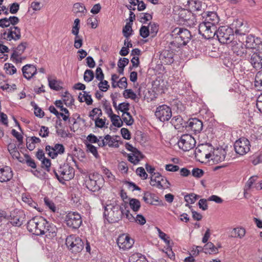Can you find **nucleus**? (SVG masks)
Segmentation results:
<instances>
[{
	"label": "nucleus",
	"instance_id": "7ed1b4c3",
	"mask_svg": "<svg viewBox=\"0 0 262 262\" xmlns=\"http://www.w3.org/2000/svg\"><path fill=\"white\" fill-rule=\"evenodd\" d=\"M234 23H233L230 27L223 26L219 28L216 33V36L221 43H231L234 40Z\"/></svg>",
	"mask_w": 262,
	"mask_h": 262
},
{
	"label": "nucleus",
	"instance_id": "5fc2aeb1",
	"mask_svg": "<svg viewBox=\"0 0 262 262\" xmlns=\"http://www.w3.org/2000/svg\"><path fill=\"white\" fill-rule=\"evenodd\" d=\"M44 202L45 205L48 207V208L53 212H55L56 211V208L54 203L48 197L44 198Z\"/></svg>",
	"mask_w": 262,
	"mask_h": 262
},
{
	"label": "nucleus",
	"instance_id": "cd10ccee",
	"mask_svg": "<svg viewBox=\"0 0 262 262\" xmlns=\"http://www.w3.org/2000/svg\"><path fill=\"white\" fill-rule=\"evenodd\" d=\"M22 200L24 203L27 204L30 207L34 208L37 210H39L37 203L34 202L30 195H23Z\"/></svg>",
	"mask_w": 262,
	"mask_h": 262
},
{
	"label": "nucleus",
	"instance_id": "9d476101",
	"mask_svg": "<svg viewBox=\"0 0 262 262\" xmlns=\"http://www.w3.org/2000/svg\"><path fill=\"white\" fill-rule=\"evenodd\" d=\"M217 29L216 26L211 25L206 23H201L199 26V33L205 39L214 38Z\"/></svg>",
	"mask_w": 262,
	"mask_h": 262
},
{
	"label": "nucleus",
	"instance_id": "4d7b16f0",
	"mask_svg": "<svg viewBox=\"0 0 262 262\" xmlns=\"http://www.w3.org/2000/svg\"><path fill=\"white\" fill-rule=\"evenodd\" d=\"M102 104L106 113L108 115V116L113 114L111 104L110 103L107 102L106 99H104L102 101Z\"/></svg>",
	"mask_w": 262,
	"mask_h": 262
},
{
	"label": "nucleus",
	"instance_id": "393cba45",
	"mask_svg": "<svg viewBox=\"0 0 262 262\" xmlns=\"http://www.w3.org/2000/svg\"><path fill=\"white\" fill-rule=\"evenodd\" d=\"M45 234L46 237L49 239H52L57 235V229L53 224L48 222V226L45 230Z\"/></svg>",
	"mask_w": 262,
	"mask_h": 262
},
{
	"label": "nucleus",
	"instance_id": "c03bdc74",
	"mask_svg": "<svg viewBox=\"0 0 262 262\" xmlns=\"http://www.w3.org/2000/svg\"><path fill=\"white\" fill-rule=\"evenodd\" d=\"M134 244V239L132 238L129 235L127 234V238L125 239V242L124 243L123 246H122V249L123 250H126L129 249L132 247Z\"/></svg>",
	"mask_w": 262,
	"mask_h": 262
},
{
	"label": "nucleus",
	"instance_id": "58836bf2",
	"mask_svg": "<svg viewBox=\"0 0 262 262\" xmlns=\"http://www.w3.org/2000/svg\"><path fill=\"white\" fill-rule=\"evenodd\" d=\"M132 27V23H126L123 28L122 33L123 36L126 38H128L133 34V30Z\"/></svg>",
	"mask_w": 262,
	"mask_h": 262
},
{
	"label": "nucleus",
	"instance_id": "423d86ee",
	"mask_svg": "<svg viewBox=\"0 0 262 262\" xmlns=\"http://www.w3.org/2000/svg\"><path fill=\"white\" fill-rule=\"evenodd\" d=\"M66 245L73 253L81 252L84 248V242L79 236L70 235L66 239Z\"/></svg>",
	"mask_w": 262,
	"mask_h": 262
},
{
	"label": "nucleus",
	"instance_id": "f3484780",
	"mask_svg": "<svg viewBox=\"0 0 262 262\" xmlns=\"http://www.w3.org/2000/svg\"><path fill=\"white\" fill-rule=\"evenodd\" d=\"M201 15L203 18L204 19L202 23H206L207 24L214 26H216L219 23L220 18L215 12H204Z\"/></svg>",
	"mask_w": 262,
	"mask_h": 262
},
{
	"label": "nucleus",
	"instance_id": "603ef678",
	"mask_svg": "<svg viewBox=\"0 0 262 262\" xmlns=\"http://www.w3.org/2000/svg\"><path fill=\"white\" fill-rule=\"evenodd\" d=\"M95 121V127L102 128L103 127L107 128V126H105V121L106 120V118L104 117V119L100 118V117H98L96 119L94 120Z\"/></svg>",
	"mask_w": 262,
	"mask_h": 262
},
{
	"label": "nucleus",
	"instance_id": "c85d7f7f",
	"mask_svg": "<svg viewBox=\"0 0 262 262\" xmlns=\"http://www.w3.org/2000/svg\"><path fill=\"white\" fill-rule=\"evenodd\" d=\"M148 262L145 255L137 253L133 254L129 259V262Z\"/></svg>",
	"mask_w": 262,
	"mask_h": 262
},
{
	"label": "nucleus",
	"instance_id": "13d9d810",
	"mask_svg": "<svg viewBox=\"0 0 262 262\" xmlns=\"http://www.w3.org/2000/svg\"><path fill=\"white\" fill-rule=\"evenodd\" d=\"M98 86L99 89L102 92H106L110 88V85L107 81L103 80L100 81V82L98 84Z\"/></svg>",
	"mask_w": 262,
	"mask_h": 262
},
{
	"label": "nucleus",
	"instance_id": "a211bd4d",
	"mask_svg": "<svg viewBox=\"0 0 262 262\" xmlns=\"http://www.w3.org/2000/svg\"><path fill=\"white\" fill-rule=\"evenodd\" d=\"M253 54L250 56L249 61L252 67L256 70L262 69V52L259 51H252Z\"/></svg>",
	"mask_w": 262,
	"mask_h": 262
},
{
	"label": "nucleus",
	"instance_id": "39448f33",
	"mask_svg": "<svg viewBox=\"0 0 262 262\" xmlns=\"http://www.w3.org/2000/svg\"><path fill=\"white\" fill-rule=\"evenodd\" d=\"M104 183L103 177L97 172L90 174L89 178L85 180V187L93 192L98 191Z\"/></svg>",
	"mask_w": 262,
	"mask_h": 262
},
{
	"label": "nucleus",
	"instance_id": "412c9836",
	"mask_svg": "<svg viewBox=\"0 0 262 262\" xmlns=\"http://www.w3.org/2000/svg\"><path fill=\"white\" fill-rule=\"evenodd\" d=\"M233 23H234V34L237 40H239V38L245 37L248 35L246 34L247 31L244 29L245 26H243V24L241 21L236 20Z\"/></svg>",
	"mask_w": 262,
	"mask_h": 262
},
{
	"label": "nucleus",
	"instance_id": "338daca9",
	"mask_svg": "<svg viewBox=\"0 0 262 262\" xmlns=\"http://www.w3.org/2000/svg\"><path fill=\"white\" fill-rule=\"evenodd\" d=\"M257 179L258 177L257 176L251 177L246 183V186L247 187V188L249 189L252 187L253 185H255V184L256 183V182Z\"/></svg>",
	"mask_w": 262,
	"mask_h": 262
},
{
	"label": "nucleus",
	"instance_id": "a18cd8bd",
	"mask_svg": "<svg viewBox=\"0 0 262 262\" xmlns=\"http://www.w3.org/2000/svg\"><path fill=\"white\" fill-rule=\"evenodd\" d=\"M95 77L94 72L89 69H86L84 73L83 79L86 82L92 81Z\"/></svg>",
	"mask_w": 262,
	"mask_h": 262
},
{
	"label": "nucleus",
	"instance_id": "e433bc0d",
	"mask_svg": "<svg viewBox=\"0 0 262 262\" xmlns=\"http://www.w3.org/2000/svg\"><path fill=\"white\" fill-rule=\"evenodd\" d=\"M129 204L131 209L135 212L139 211L141 207V203L139 200L137 199H129Z\"/></svg>",
	"mask_w": 262,
	"mask_h": 262
},
{
	"label": "nucleus",
	"instance_id": "aec40b11",
	"mask_svg": "<svg viewBox=\"0 0 262 262\" xmlns=\"http://www.w3.org/2000/svg\"><path fill=\"white\" fill-rule=\"evenodd\" d=\"M173 56L174 53L172 51L164 50L159 55V59L163 64H170L173 62Z\"/></svg>",
	"mask_w": 262,
	"mask_h": 262
},
{
	"label": "nucleus",
	"instance_id": "f8f14e48",
	"mask_svg": "<svg viewBox=\"0 0 262 262\" xmlns=\"http://www.w3.org/2000/svg\"><path fill=\"white\" fill-rule=\"evenodd\" d=\"M155 116L161 122L167 121L172 117L171 109L166 104L160 105L157 107Z\"/></svg>",
	"mask_w": 262,
	"mask_h": 262
},
{
	"label": "nucleus",
	"instance_id": "1a4fd4ad",
	"mask_svg": "<svg viewBox=\"0 0 262 262\" xmlns=\"http://www.w3.org/2000/svg\"><path fill=\"white\" fill-rule=\"evenodd\" d=\"M177 144L180 149L187 151H189L195 146L196 141L191 135L184 134L180 137Z\"/></svg>",
	"mask_w": 262,
	"mask_h": 262
},
{
	"label": "nucleus",
	"instance_id": "bb28decb",
	"mask_svg": "<svg viewBox=\"0 0 262 262\" xmlns=\"http://www.w3.org/2000/svg\"><path fill=\"white\" fill-rule=\"evenodd\" d=\"M204 252L207 254L216 253L218 252L217 248L212 242H207L203 247Z\"/></svg>",
	"mask_w": 262,
	"mask_h": 262
},
{
	"label": "nucleus",
	"instance_id": "ddd939ff",
	"mask_svg": "<svg viewBox=\"0 0 262 262\" xmlns=\"http://www.w3.org/2000/svg\"><path fill=\"white\" fill-rule=\"evenodd\" d=\"M172 36H176L182 42V45L186 46L190 40L192 35L190 31L183 28H176L172 31Z\"/></svg>",
	"mask_w": 262,
	"mask_h": 262
},
{
	"label": "nucleus",
	"instance_id": "864d4df0",
	"mask_svg": "<svg viewBox=\"0 0 262 262\" xmlns=\"http://www.w3.org/2000/svg\"><path fill=\"white\" fill-rule=\"evenodd\" d=\"M123 96L125 98H131L133 100H135L137 97L136 93L132 89H126L123 93Z\"/></svg>",
	"mask_w": 262,
	"mask_h": 262
},
{
	"label": "nucleus",
	"instance_id": "3c124183",
	"mask_svg": "<svg viewBox=\"0 0 262 262\" xmlns=\"http://www.w3.org/2000/svg\"><path fill=\"white\" fill-rule=\"evenodd\" d=\"M139 17V21L143 24H145L146 21L152 18L151 14L148 13H140Z\"/></svg>",
	"mask_w": 262,
	"mask_h": 262
},
{
	"label": "nucleus",
	"instance_id": "72a5a7b5",
	"mask_svg": "<svg viewBox=\"0 0 262 262\" xmlns=\"http://www.w3.org/2000/svg\"><path fill=\"white\" fill-rule=\"evenodd\" d=\"M188 4L193 11H201L202 7V2L200 0H189Z\"/></svg>",
	"mask_w": 262,
	"mask_h": 262
},
{
	"label": "nucleus",
	"instance_id": "a19ab883",
	"mask_svg": "<svg viewBox=\"0 0 262 262\" xmlns=\"http://www.w3.org/2000/svg\"><path fill=\"white\" fill-rule=\"evenodd\" d=\"M73 8L75 10L76 13H81L84 15L86 13V9L84 5L80 3H76L74 4Z\"/></svg>",
	"mask_w": 262,
	"mask_h": 262
},
{
	"label": "nucleus",
	"instance_id": "37998d69",
	"mask_svg": "<svg viewBox=\"0 0 262 262\" xmlns=\"http://www.w3.org/2000/svg\"><path fill=\"white\" fill-rule=\"evenodd\" d=\"M85 144L88 152H91L96 158L100 157L96 147L91 143H85Z\"/></svg>",
	"mask_w": 262,
	"mask_h": 262
},
{
	"label": "nucleus",
	"instance_id": "2eb2a0df",
	"mask_svg": "<svg viewBox=\"0 0 262 262\" xmlns=\"http://www.w3.org/2000/svg\"><path fill=\"white\" fill-rule=\"evenodd\" d=\"M45 149L46 151H48L49 156L53 159L56 158L58 155H61L65 152L64 146L60 143H56L54 146L46 145Z\"/></svg>",
	"mask_w": 262,
	"mask_h": 262
},
{
	"label": "nucleus",
	"instance_id": "bf43d9fd",
	"mask_svg": "<svg viewBox=\"0 0 262 262\" xmlns=\"http://www.w3.org/2000/svg\"><path fill=\"white\" fill-rule=\"evenodd\" d=\"M118 111L123 113H125L126 111H128L129 110V103L127 102H123L120 103L118 105Z\"/></svg>",
	"mask_w": 262,
	"mask_h": 262
},
{
	"label": "nucleus",
	"instance_id": "20e7f679",
	"mask_svg": "<svg viewBox=\"0 0 262 262\" xmlns=\"http://www.w3.org/2000/svg\"><path fill=\"white\" fill-rule=\"evenodd\" d=\"M82 223L81 215L76 211H69L64 217L63 224L72 231L77 230Z\"/></svg>",
	"mask_w": 262,
	"mask_h": 262
},
{
	"label": "nucleus",
	"instance_id": "680f3d73",
	"mask_svg": "<svg viewBox=\"0 0 262 262\" xmlns=\"http://www.w3.org/2000/svg\"><path fill=\"white\" fill-rule=\"evenodd\" d=\"M136 172L138 176H139L143 180L146 179L148 177V174L146 173L145 169L142 167L137 168Z\"/></svg>",
	"mask_w": 262,
	"mask_h": 262
},
{
	"label": "nucleus",
	"instance_id": "9b49d317",
	"mask_svg": "<svg viewBox=\"0 0 262 262\" xmlns=\"http://www.w3.org/2000/svg\"><path fill=\"white\" fill-rule=\"evenodd\" d=\"M250 141L244 137L240 138L234 144L235 151L240 156L248 153L250 151Z\"/></svg>",
	"mask_w": 262,
	"mask_h": 262
},
{
	"label": "nucleus",
	"instance_id": "8fccbe9b",
	"mask_svg": "<svg viewBox=\"0 0 262 262\" xmlns=\"http://www.w3.org/2000/svg\"><path fill=\"white\" fill-rule=\"evenodd\" d=\"M140 35L143 38H146L150 35L149 27L142 25L139 30Z\"/></svg>",
	"mask_w": 262,
	"mask_h": 262
},
{
	"label": "nucleus",
	"instance_id": "e2e57ef3",
	"mask_svg": "<svg viewBox=\"0 0 262 262\" xmlns=\"http://www.w3.org/2000/svg\"><path fill=\"white\" fill-rule=\"evenodd\" d=\"M62 103L63 101L61 100H56L54 102V104L55 105V106L59 108L61 112H64V113L66 114H69V110L67 108L63 107V106L62 105Z\"/></svg>",
	"mask_w": 262,
	"mask_h": 262
},
{
	"label": "nucleus",
	"instance_id": "a878e982",
	"mask_svg": "<svg viewBox=\"0 0 262 262\" xmlns=\"http://www.w3.org/2000/svg\"><path fill=\"white\" fill-rule=\"evenodd\" d=\"M165 84L163 80L161 81L160 80L156 79L154 81L152 84L153 91L159 94L164 92Z\"/></svg>",
	"mask_w": 262,
	"mask_h": 262
},
{
	"label": "nucleus",
	"instance_id": "79ce46f5",
	"mask_svg": "<svg viewBox=\"0 0 262 262\" xmlns=\"http://www.w3.org/2000/svg\"><path fill=\"white\" fill-rule=\"evenodd\" d=\"M169 45L171 50L174 51H176L177 49L181 48L184 46L182 45V42L176 36L174 39L170 42Z\"/></svg>",
	"mask_w": 262,
	"mask_h": 262
},
{
	"label": "nucleus",
	"instance_id": "774afa93",
	"mask_svg": "<svg viewBox=\"0 0 262 262\" xmlns=\"http://www.w3.org/2000/svg\"><path fill=\"white\" fill-rule=\"evenodd\" d=\"M120 132L123 139L126 140H129L131 138V133L127 128H122L121 129Z\"/></svg>",
	"mask_w": 262,
	"mask_h": 262
},
{
	"label": "nucleus",
	"instance_id": "09e8293b",
	"mask_svg": "<svg viewBox=\"0 0 262 262\" xmlns=\"http://www.w3.org/2000/svg\"><path fill=\"white\" fill-rule=\"evenodd\" d=\"M135 2H129V3L133 6L137 5V10L139 11H142L146 8V4L143 1L136 0Z\"/></svg>",
	"mask_w": 262,
	"mask_h": 262
},
{
	"label": "nucleus",
	"instance_id": "7c9ffc66",
	"mask_svg": "<svg viewBox=\"0 0 262 262\" xmlns=\"http://www.w3.org/2000/svg\"><path fill=\"white\" fill-rule=\"evenodd\" d=\"M187 122V121H184L182 117L180 116H174L171 120V123L175 126L176 127L177 126H182V127H185L186 128V125L185 124Z\"/></svg>",
	"mask_w": 262,
	"mask_h": 262
},
{
	"label": "nucleus",
	"instance_id": "de8ad7c7",
	"mask_svg": "<svg viewBox=\"0 0 262 262\" xmlns=\"http://www.w3.org/2000/svg\"><path fill=\"white\" fill-rule=\"evenodd\" d=\"M4 69L7 74L9 75H13L16 73L17 71L16 68L12 63H5Z\"/></svg>",
	"mask_w": 262,
	"mask_h": 262
},
{
	"label": "nucleus",
	"instance_id": "dca6fc26",
	"mask_svg": "<svg viewBox=\"0 0 262 262\" xmlns=\"http://www.w3.org/2000/svg\"><path fill=\"white\" fill-rule=\"evenodd\" d=\"M185 124L186 129L191 130L195 134L200 133L203 129L202 121L196 118H190Z\"/></svg>",
	"mask_w": 262,
	"mask_h": 262
},
{
	"label": "nucleus",
	"instance_id": "6e6552de",
	"mask_svg": "<svg viewBox=\"0 0 262 262\" xmlns=\"http://www.w3.org/2000/svg\"><path fill=\"white\" fill-rule=\"evenodd\" d=\"M241 41L244 43V46L248 49L259 51L262 50V41L260 38L250 34L241 38Z\"/></svg>",
	"mask_w": 262,
	"mask_h": 262
},
{
	"label": "nucleus",
	"instance_id": "0eeeda50",
	"mask_svg": "<svg viewBox=\"0 0 262 262\" xmlns=\"http://www.w3.org/2000/svg\"><path fill=\"white\" fill-rule=\"evenodd\" d=\"M57 171L59 173V182L62 184H65V181H70L75 176V170L69 163H64L60 165Z\"/></svg>",
	"mask_w": 262,
	"mask_h": 262
},
{
	"label": "nucleus",
	"instance_id": "052dcab7",
	"mask_svg": "<svg viewBox=\"0 0 262 262\" xmlns=\"http://www.w3.org/2000/svg\"><path fill=\"white\" fill-rule=\"evenodd\" d=\"M124 155H126L127 156L128 160L130 163H133L134 165H136L139 163V162L140 161V159L139 158L138 156H136L135 159H134V156L133 154H127L126 152H124L123 153Z\"/></svg>",
	"mask_w": 262,
	"mask_h": 262
},
{
	"label": "nucleus",
	"instance_id": "5701e85b",
	"mask_svg": "<svg viewBox=\"0 0 262 262\" xmlns=\"http://www.w3.org/2000/svg\"><path fill=\"white\" fill-rule=\"evenodd\" d=\"M143 200L146 204L152 205H160V202L158 196L156 194L149 191H145L143 193Z\"/></svg>",
	"mask_w": 262,
	"mask_h": 262
},
{
	"label": "nucleus",
	"instance_id": "b1692460",
	"mask_svg": "<svg viewBox=\"0 0 262 262\" xmlns=\"http://www.w3.org/2000/svg\"><path fill=\"white\" fill-rule=\"evenodd\" d=\"M24 77L28 80L30 79L37 73V69L35 66L27 64L22 68Z\"/></svg>",
	"mask_w": 262,
	"mask_h": 262
},
{
	"label": "nucleus",
	"instance_id": "f03ea898",
	"mask_svg": "<svg viewBox=\"0 0 262 262\" xmlns=\"http://www.w3.org/2000/svg\"><path fill=\"white\" fill-rule=\"evenodd\" d=\"M48 222L42 216H35L28 222L27 228L30 233L37 236H41L45 234V230L48 226Z\"/></svg>",
	"mask_w": 262,
	"mask_h": 262
},
{
	"label": "nucleus",
	"instance_id": "473e14b6",
	"mask_svg": "<svg viewBox=\"0 0 262 262\" xmlns=\"http://www.w3.org/2000/svg\"><path fill=\"white\" fill-rule=\"evenodd\" d=\"M25 160H19V161L22 163H26L28 166L31 167L33 169L36 168V164L34 160L31 158L30 155L25 154L24 155Z\"/></svg>",
	"mask_w": 262,
	"mask_h": 262
},
{
	"label": "nucleus",
	"instance_id": "69168bd1",
	"mask_svg": "<svg viewBox=\"0 0 262 262\" xmlns=\"http://www.w3.org/2000/svg\"><path fill=\"white\" fill-rule=\"evenodd\" d=\"M204 174V171L199 168H194L192 170V175L196 178H201Z\"/></svg>",
	"mask_w": 262,
	"mask_h": 262
},
{
	"label": "nucleus",
	"instance_id": "c756f323",
	"mask_svg": "<svg viewBox=\"0 0 262 262\" xmlns=\"http://www.w3.org/2000/svg\"><path fill=\"white\" fill-rule=\"evenodd\" d=\"M109 117L112 122V125L118 128L122 126L123 124V121L121 120L119 116L113 114L109 116Z\"/></svg>",
	"mask_w": 262,
	"mask_h": 262
},
{
	"label": "nucleus",
	"instance_id": "c9c22d12",
	"mask_svg": "<svg viewBox=\"0 0 262 262\" xmlns=\"http://www.w3.org/2000/svg\"><path fill=\"white\" fill-rule=\"evenodd\" d=\"M148 27H149L150 34L152 37H155L159 29V25L158 23L152 21L148 24Z\"/></svg>",
	"mask_w": 262,
	"mask_h": 262
},
{
	"label": "nucleus",
	"instance_id": "0e129e2a",
	"mask_svg": "<svg viewBox=\"0 0 262 262\" xmlns=\"http://www.w3.org/2000/svg\"><path fill=\"white\" fill-rule=\"evenodd\" d=\"M206 146L208 147H210L211 149H214L213 146L211 144L209 143H206L205 144H202L198 145V146L195 148V153L199 152L201 153L203 151H205L206 150Z\"/></svg>",
	"mask_w": 262,
	"mask_h": 262
},
{
	"label": "nucleus",
	"instance_id": "f704fd0d",
	"mask_svg": "<svg viewBox=\"0 0 262 262\" xmlns=\"http://www.w3.org/2000/svg\"><path fill=\"white\" fill-rule=\"evenodd\" d=\"M219 154H213V158L211 159L214 162L219 163L225 160L226 152L225 150L221 149L218 151Z\"/></svg>",
	"mask_w": 262,
	"mask_h": 262
},
{
	"label": "nucleus",
	"instance_id": "ea45409f",
	"mask_svg": "<svg viewBox=\"0 0 262 262\" xmlns=\"http://www.w3.org/2000/svg\"><path fill=\"white\" fill-rule=\"evenodd\" d=\"M246 231L243 228H235L232 232L231 236L234 237L242 238L245 235Z\"/></svg>",
	"mask_w": 262,
	"mask_h": 262
},
{
	"label": "nucleus",
	"instance_id": "4c0bfd02",
	"mask_svg": "<svg viewBox=\"0 0 262 262\" xmlns=\"http://www.w3.org/2000/svg\"><path fill=\"white\" fill-rule=\"evenodd\" d=\"M31 105L33 107L34 110V115L40 118H42L45 116L44 112L41 110V108L38 106L34 101H31L30 103Z\"/></svg>",
	"mask_w": 262,
	"mask_h": 262
},
{
	"label": "nucleus",
	"instance_id": "6e6d98bb",
	"mask_svg": "<svg viewBox=\"0 0 262 262\" xmlns=\"http://www.w3.org/2000/svg\"><path fill=\"white\" fill-rule=\"evenodd\" d=\"M98 114V117L102 116V112L100 108H94L89 113V116L92 120H94L95 115Z\"/></svg>",
	"mask_w": 262,
	"mask_h": 262
},
{
	"label": "nucleus",
	"instance_id": "2f4dec72",
	"mask_svg": "<svg viewBox=\"0 0 262 262\" xmlns=\"http://www.w3.org/2000/svg\"><path fill=\"white\" fill-rule=\"evenodd\" d=\"M48 80L49 86L51 89L58 91L62 89V87L60 85V84L61 83L60 81H58L56 79H51L49 77H48Z\"/></svg>",
	"mask_w": 262,
	"mask_h": 262
},
{
	"label": "nucleus",
	"instance_id": "4468645a",
	"mask_svg": "<svg viewBox=\"0 0 262 262\" xmlns=\"http://www.w3.org/2000/svg\"><path fill=\"white\" fill-rule=\"evenodd\" d=\"M241 39L239 38L238 41L234 40L231 43V50L234 54L243 58H246L247 55V49L244 46V43L241 41Z\"/></svg>",
	"mask_w": 262,
	"mask_h": 262
},
{
	"label": "nucleus",
	"instance_id": "f257e3e1",
	"mask_svg": "<svg viewBox=\"0 0 262 262\" xmlns=\"http://www.w3.org/2000/svg\"><path fill=\"white\" fill-rule=\"evenodd\" d=\"M127 208L126 204L121 206L116 203L106 204L104 207V217L109 223H117L122 219L123 212Z\"/></svg>",
	"mask_w": 262,
	"mask_h": 262
},
{
	"label": "nucleus",
	"instance_id": "49530a36",
	"mask_svg": "<svg viewBox=\"0 0 262 262\" xmlns=\"http://www.w3.org/2000/svg\"><path fill=\"white\" fill-rule=\"evenodd\" d=\"M199 197V195L193 193H191L185 195L184 196V199L187 203L192 204H193Z\"/></svg>",
	"mask_w": 262,
	"mask_h": 262
},
{
	"label": "nucleus",
	"instance_id": "4be33fe9",
	"mask_svg": "<svg viewBox=\"0 0 262 262\" xmlns=\"http://www.w3.org/2000/svg\"><path fill=\"white\" fill-rule=\"evenodd\" d=\"M13 173L11 168L6 166L0 168V182L2 183L9 181L13 178Z\"/></svg>",
	"mask_w": 262,
	"mask_h": 262
},
{
	"label": "nucleus",
	"instance_id": "6ab92c4d",
	"mask_svg": "<svg viewBox=\"0 0 262 262\" xmlns=\"http://www.w3.org/2000/svg\"><path fill=\"white\" fill-rule=\"evenodd\" d=\"M25 217V215L22 211H13L10 215V222L13 226L19 227L23 224Z\"/></svg>",
	"mask_w": 262,
	"mask_h": 262
}]
</instances>
